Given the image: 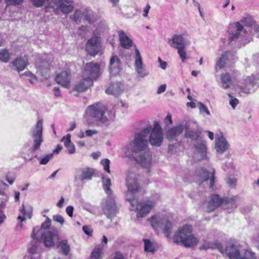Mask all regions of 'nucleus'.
Here are the masks:
<instances>
[{"mask_svg":"<svg viewBox=\"0 0 259 259\" xmlns=\"http://www.w3.org/2000/svg\"><path fill=\"white\" fill-rule=\"evenodd\" d=\"M73 209L74 208L72 206H68L66 208V213L70 217H72L73 215Z\"/></svg>","mask_w":259,"mask_h":259,"instance_id":"obj_58","label":"nucleus"},{"mask_svg":"<svg viewBox=\"0 0 259 259\" xmlns=\"http://www.w3.org/2000/svg\"><path fill=\"white\" fill-rule=\"evenodd\" d=\"M152 130L151 126L148 125L147 126L143 128L140 132L137 133L135 135H139L140 138L142 139H146L147 136Z\"/></svg>","mask_w":259,"mask_h":259,"instance_id":"obj_41","label":"nucleus"},{"mask_svg":"<svg viewBox=\"0 0 259 259\" xmlns=\"http://www.w3.org/2000/svg\"><path fill=\"white\" fill-rule=\"evenodd\" d=\"M8 5H19L21 4L23 0H5Z\"/></svg>","mask_w":259,"mask_h":259,"instance_id":"obj_53","label":"nucleus"},{"mask_svg":"<svg viewBox=\"0 0 259 259\" xmlns=\"http://www.w3.org/2000/svg\"><path fill=\"white\" fill-rule=\"evenodd\" d=\"M118 34L120 43L122 47L128 49L132 46V40L123 30H119Z\"/></svg>","mask_w":259,"mask_h":259,"instance_id":"obj_27","label":"nucleus"},{"mask_svg":"<svg viewBox=\"0 0 259 259\" xmlns=\"http://www.w3.org/2000/svg\"><path fill=\"white\" fill-rule=\"evenodd\" d=\"M103 186L104 191L108 195V198L102 203V208L103 213L106 217L112 221L118 212V206L115 201L114 197L112 195V191L110 189L111 185V180L109 178L102 179Z\"/></svg>","mask_w":259,"mask_h":259,"instance_id":"obj_3","label":"nucleus"},{"mask_svg":"<svg viewBox=\"0 0 259 259\" xmlns=\"http://www.w3.org/2000/svg\"><path fill=\"white\" fill-rule=\"evenodd\" d=\"M135 69L140 77H145L149 74L148 71L143 64L142 57L138 49H135Z\"/></svg>","mask_w":259,"mask_h":259,"instance_id":"obj_20","label":"nucleus"},{"mask_svg":"<svg viewBox=\"0 0 259 259\" xmlns=\"http://www.w3.org/2000/svg\"><path fill=\"white\" fill-rule=\"evenodd\" d=\"M126 198L132 206H134L136 204L137 215L138 217H144L146 216L150 212L155 205V202L151 200L137 203V201L133 197H129L128 194L126 195Z\"/></svg>","mask_w":259,"mask_h":259,"instance_id":"obj_8","label":"nucleus"},{"mask_svg":"<svg viewBox=\"0 0 259 259\" xmlns=\"http://www.w3.org/2000/svg\"><path fill=\"white\" fill-rule=\"evenodd\" d=\"M98 134V131L96 130H88L85 132V135L87 137H92L94 135Z\"/></svg>","mask_w":259,"mask_h":259,"instance_id":"obj_55","label":"nucleus"},{"mask_svg":"<svg viewBox=\"0 0 259 259\" xmlns=\"http://www.w3.org/2000/svg\"><path fill=\"white\" fill-rule=\"evenodd\" d=\"M110 72L113 75L118 74L120 70V61L117 56H113L110 61L109 66Z\"/></svg>","mask_w":259,"mask_h":259,"instance_id":"obj_24","label":"nucleus"},{"mask_svg":"<svg viewBox=\"0 0 259 259\" xmlns=\"http://www.w3.org/2000/svg\"><path fill=\"white\" fill-rule=\"evenodd\" d=\"M85 114L88 117L95 119L104 130L115 128V112L107 110L101 103H96L88 106Z\"/></svg>","mask_w":259,"mask_h":259,"instance_id":"obj_1","label":"nucleus"},{"mask_svg":"<svg viewBox=\"0 0 259 259\" xmlns=\"http://www.w3.org/2000/svg\"><path fill=\"white\" fill-rule=\"evenodd\" d=\"M228 95L230 98H231V99L229 101V104L232 106V107L234 109L235 107L238 105L239 101L237 98H233L231 94L228 93Z\"/></svg>","mask_w":259,"mask_h":259,"instance_id":"obj_49","label":"nucleus"},{"mask_svg":"<svg viewBox=\"0 0 259 259\" xmlns=\"http://www.w3.org/2000/svg\"><path fill=\"white\" fill-rule=\"evenodd\" d=\"M51 224V220L47 217L41 227H34L31 234L33 240H37L38 236L40 235L44 244L48 247L54 246L59 240L57 231L50 229Z\"/></svg>","mask_w":259,"mask_h":259,"instance_id":"obj_2","label":"nucleus"},{"mask_svg":"<svg viewBox=\"0 0 259 259\" xmlns=\"http://www.w3.org/2000/svg\"><path fill=\"white\" fill-rule=\"evenodd\" d=\"M199 109L201 112H205L207 115H210V112L208 108L202 103H199Z\"/></svg>","mask_w":259,"mask_h":259,"instance_id":"obj_54","label":"nucleus"},{"mask_svg":"<svg viewBox=\"0 0 259 259\" xmlns=\"http://www.w3.org/2000/svg\"><path fill=\"white\" fill-rule=\"evenodd\" d=\"M137 163L147 172L150 171L152 164V154L150 150H147L134 156Z\"/></svg>","mask_w":259,"mask_h":259,"instance_id":"obj_11","label":"nucleus"},{"mask_svg":"<svg viewBox=\"0 0 259 259\" xmlns=\"http://www.w3.org/2000/svg\"><path fill=\"white\" fill-rule=\"evenodd\" d=\"M68 151L69 154H73L75 152V146L73 143H71L66 147Z\"/></svg>","mask_w":259,"mask_h":259,"instance_id":"obj_57","label":"nucleus"},{"mask_svg":"<svg viewBox=\"0 0 259 259\" xmlns=\"http://www.w3.org/2000/svg\"><path fill=\"white\" fill-rule=\"evenodd\" d=\"M53 157V154H50L45 156L44 157L40 159V164L42 165L46 164L49 160Z\"/></svg>","mask_w":259,"mask_h":259,"instance_id":"obj_50","label":"nucleus"},{"mask_svg":"<svg viewBox=\"0 0 259 259\" xmlns=\"http://www.w3.org/2000/svg\"><path fill=\"white\" fill-rule=\"evenodd\" d=\"M82 17H83V11L76 10L73 15L70 16V18L76 22H78Z\"/></svg>","mask_w":259,"mask_h":259,"instance_id":"obj_44","label":"nucleus"},{"mask_svg":"<svg viewBox=\"0 0 259 259\" xmlns=\"http://www.w3.org/2000/svg\"><path fill=\"white\" fill-rule=\"evenodd\" d=\"M164 123L165 125H166L168 126L172 123L171 115L170 114H167L166 118L164 119Z\"/></svg>","mask_w":259,"mask_h":259,"instance_id":"obj_56","label":"nucleus"},{"mask_svg":"<svg viewBox=\"0 0 259 259\" xmlns=\"http://www.w3.org/2000/svg\"><path fill=\"white\" fill-rule=\"evenodd\" d=\"M221 80L222 84L221 87L225 90L230 88L233 84V80L231 75L228 72L221 74Z\"/></svg>","mask_w":259,"mask_h":259,"instance_id":"obj_31","label":"nucleus"},{"mask_svg":"<svg viewBox=\"0 0 259 259\" xmlns=\"http://www.w3.org/2000/svg\"><path fill=\"white\" fill-rule=\"evenodd\" d=\"M85 50L92 56L101 53L102 50V43L101 37L93 36L89 39L85 44Z\"/></svg>","mask_w":259,"mask_h":259,"instance_id":"obj_10","label":"nucleus"},{"mask_svg":"<svg viewBox=\"0 0 259 259\" xmlns=\"http://www.w3.org/2000/svg\"><path fill=\"white\" fill-rule=\"evenodd\" d=\"M32 211V207L29 206V209H28L27 211H26L24 204H22V207L20 209V211L21 212V213L24 215L27 216L29 219L31 218V217Z\"/></svg>","mask_w":259,"mask_h":259,"instance_id":"obj_47","label":"nucleus"},{"mask_svg":"<svg viewBox=\"0 0 259 259\" xmlns=\"http://www.w3.org/2000/svg\"><path fill=\"white\" fill-rule=\"evenodd\" d=\"M61 141L64 142L65 147L68 146V145L71 143V135L70 134H68L66 136L63 137Z\"/></svg>","mask_w":259,"mask_h":259,"instance_id":"obj_52","label":"nucleus"},{"mask_svg":"<svg viewBox=\"0 0 259 259\" xmlns=\"http://www.w3.org/2000/svg\"><path fill=\"white\" fill-rule=\"evenodd\" d=\"M236 180L235 178H229L227 181V184L230 187H234L235 186Z\"/></svg>","mask_w":259,"mask_h":259,"instance_id":"obj_61","label":"nucleus"},{"mask_svg":"<svg viewBox=\"0 0 259 259\" xmlns=\"http://www.w3.org/2000/svg\"><path fill=\"white\" fill-rule=\"evenodd\" d=\"M71 79V73L69 70H65L58 74L56 77L55 80L62 87L68 88L70 86Z\"/></svg>","mask_w":259,"mask_h":259,"instance_id":"obj_22","label":"nucleus"},{"mask_svg":"<svg viewBox=\"0 0 259 259\" xmlns=\"http://www.w3.org/2000/svg\"><path fill=\"white\" fill-rule=\"evenodd\" d=\"M158 60L160 63V67L163 69H165L167 66V63L162 61L160 57H158Z\"/></svg>","mask_w":259,"mask_h":259,"instance_id":"obj_62","label":"nucleus"},{"mask_svg":"<svg viewBox=\"0 0 259 259\" xmlns=\"http://www.w3.org/2000/svg\"><path fill=\"white\" fill-rule=\"evenodd\" d=\"M144 242V251L147 254H153L155 251V244L149 239H143Z\"/></svg>","mask_w":259,"mask_h":259,"instance_id":"obj_37","label":"nucleus"},{"mask_svg":"<svg viewBox=\"0 0 259 259\" xmlns=\"http://www.w3.org/2000/svg\"><path fill=\"white\" fill-rule=\"evenodd\" d=\"M83 76L92 79H96L100 75V66L97 63L90 62L87 63L84 66L83 70Z\"/></svg>","mask_w":259,"mask_h":259,"instance_id":"obj_13","label":"nucleus"},{"mask_svg":"<svg viewBox=\"0 0 259 259\" xmlns=\"http://www.w3.org/2000/svg\"><path fill=\"white\" fill-rule=\"evenodd\" d=\"M93 85L92 79L83 76V79L75 86L74 90L78 92H83Z\"/></svg>","mask_w":259,"mask_h":259,"instance_id":"obj_26","label":"nucleus"},{"mask_svg":"<svg viewBox=\"0 0 259 259\" xmlns=\"http://www.w3.org/2000/svg\"><path fill=\"white\" fill-rule=\"evenodd\" d=\"M32 4L36 7H41L47 4L49 0H30Z\"/></svg>","mask_w":259,"mask_h":259,"instance_id":"obj_46","label":"nucleus"},{"mask_svg":"<svg viewBox=\"0 0 259 259\" xmlns=\"http://www.w3.org/2000/svg\"><path fill=\"white\" fill-rule=\"evenodd\" d=\"M82 230L85 234H86L88 235H91L92 233V230L91 229L87 226H83L82 228Z\"/></svg>","mask_w":259,"mask_h":259,"instance_id":"obj_59","label":"nucleus"},{"mask_svg":"<svg viewBox=\"0 0 259 259\" xmlns=\"http://www.w3.org/2000/svg\"><path fill=\"white\" fill-rule=\"evenodd\" d=\"M238 198L236 196L230 198H225L223 201V207L225 208H236L237 206V200Z\"/></svg>","mask_w":259,"mask_h":259,"instance_id":"obj_35","label":"nucleus"},{"mask_svg":"<svg viewBox=\"0 0 259 259\" xmlns=\"http://www.w3.org/2000/svg\"><path fill=\"white\" fill-rule=\"evenodd\" d=\"M166 90V85L165 84L161 85L158 87L157 93L158 94H161L164 92Z\"/></svg>","mask_w":259,"mask_h":259,"instance_id":"obj_63","label":"nucleus"},{"mask_svg":"<svg viewBox=\"0 0 259 259\" xmlns=\"http://www.w3.org/2000/svg\"><path fill=\"white\" fill-rule=\"evenodd\" d=\"M53 4L63 14H68L74 9L73 0H52Z\"/></svg>","mask_w":259,"mask_h":259,"instance_id":"obj_18","label":"nucleus"},{"mask_svg":"<svg viewBox=\"0 0 259 259\" xmlns=\"http://www.w3.org/2000/svg\"><path fill=\"white\" fill-rule=\"evenodd\" d=\"M12 63L13 69L19 72L23 70L27 64V60L21 57L17 58Z\"/></svg>","mask_w":259,"mask_h":259,"instance_id":"obj_33","label":"nucleus"},{"mask_svg":"<svg viewBox=\"0 0 259 259\" xmlns=\"http://www.w3.org/2000/svg\"><path fill=\"white\" fill-rule=\"evenodd\" d=\"M241 22L246 26H250L252 28H253L254 25L256 24L253 18L251 16H247L244 18Z\"/></svg>","mask_w":259,"mask_h":259,"instance_id":"obj_45","label":"nucleus"},{"mask_svg":"<svg viewBox=\"0 0 259 259\" xmlns=\"http://www.w3.org/2000/svg\"><path fill=\"white\" fill-rule=\"evenodd\" d=\"M53 220L59 223L61 225H63L64 223V219L63 217L60 214H56L53 216Z\"/></svg>","mask_w":259,"mask_h":259,"instance_id":"obj_51","label":"nucleus"},{"mask_svg":"<svg viewBox=\"0 0 259 259\" xmlns=\"http://www.w3.org/2000/svg\"><path fill=\"white\" fill-rule=\"evenodd\" d=\"M36 66L38 72H39L42 76H46L50 71L49 64L47 62H42V64L40 62H37Z\"/></svg>","mask_w":259,"mask_h":259,"instance_id":"obj_34","label":"nucleus"},{"mask_svg":"<svg viewBox=\"0 0 259 259\" xmlns=\"http://www.w3.org/2000/svg\"><path fill=\"white\" fill-rule=\"evenodd\" d=\"M168 43L171 47L178 50V53L184 62L187 58L185 48L190 44V41L184 34H175L168 40Z\"/></svg>","mask_w":259,"mask_h":259,"instance_id":"obj_5","label":"nucleus"},{"mask_svg":"<svg viewBox=\"0 0 259 259\" xmlns=\"http://www.w3.org/2000/svg\"><path fill=\"white\" fill-rule=\"evenodd\" d=\"M101 163L104 166V170L107 171L108 173H110V160L108 159H104L101 160Z\"/></svg>","mask_w":259,"mask_h":259,"instance_id":"obj_48","label":"nucleus"},{"mask_svg":"<svg viewBox=\"0 0 259 259\" xmlns=\"http://www.w3.org/2000/svg\"><path fill=\"white\" fill-rule=\"evenodd\" d=\"M140 177L133 170H128L127 172L125 182L128 192L135 194L140 188L139 183Z\"/></svg>","mask_w":259,"mask_h":259,"instance_id":"obj_9","label":"nucleus"},{"mask_svg":"<svg viewBox=\"0 0 259 259\" xmlns=\"http://www.w3.org/2000/svg\"><path fill=\"white\" fill-rule=\"evenodd\" d=\"M150 223L155 230L162 229L166 237L170 235L172 225L167 217L159 215H154L151 218Z\"/></svg>","mask_w":259,"mask_h":259,"instance_id":"obj_6","label":"nucleus"},{"mask_svg":"<svg viewBox=\"0 0 259 259\" xmlns=\"http://www.w3.org/2000/svg\"><path fill=\"white\" fill-rule=\"evenodd\" d=\"M95 173L94 169L89 167H83L78 170V179L81 181L90 180Z\"/></svg>","mask_w":259,"mask_h":259,"instance_id":"obj_25","label":"nucleus"},{"mask_svg":"<svg viewBox=\"0 0 259 259\" xmlns=\"http://www.w3.org/2000/svg\"><path fill=\"white\" fill-rule=\"evenodd\" d=\"M42 125L43 120H39L35 125L30 131V136L33 139V149H38L42 142Z\"/></svg>","mask_w":259,"mask_h":259,"instance_id":"obj_12","label":"nucleus"},{"mask_svg":"<svg viewBox=\"0 0 259 259\" xmlns=\"http://www.w3.org/2000/svg\"><path fill=\"white\" fill-rule=\"evenodd\" d=\"M163 141V131L157 123L154 124L150 135L149 141L151 145L155 147L160 146Z\"/></svg>","mask_w":259,"mask_h":259,"instance_id":"obj_15","label":"nucleus"},{"mask_svg":"<svg viewBox=\"0 0 259 259\" xmlns=\"http://www.w3.org/2000/svg\"><path fill=\"white\" fill-rule=\"evenodd\" d=\"M103 253V248L98 246L95 247L92 250L90 255V259H102Z\"/></svg>","mask_w":259,"mask_h":259,"instance_id":"obj_38","label":"nucleus"},{"mask_svg":"<svg viewBox=\"0 0 259 259\" xmlns=\"http://www.w3.org/2000/svg\"><path fill=\"white\" fill-rule=\"evenodd\" d=\"M239 259H256L254 253L249 250H245L242 252Z\"/></svg>","mask_w":259,"mask_h":259,"instance_id":"obj_42","label":"nucleus"},{"mask_svg":"<svg viewBox=\"0 0 259 259\" xmlns=\"http://www.w3.org/2000/svg\"><path fill=\"white\" fill-rule=\"evenodd\" d=\"M130 147L134 156L141 152L149 150L148 146V141L146 139L140 138L139 135H135L134 140L131 143Z\"/></svg>","mask_w":259,"mask_h":259,"instance_id":"obj_14","label":"nucleus"},{"mask_svg":"<svg viewBox=\"0 0 259 259\" xmlns=\"http://www.w3.org/2000/svg\"><path fill=\"white\" fill-rule=\"evenodd\" d=\"M21 77L24 79H27L32 84H35L37 81L36 76L29 71L22 74Z\"/></svg>","mask_w":259,"mask_h":259,"instance_id":"obj_40","label":"nucleus"},{"mask_svg":"<svg viewBox=\"0 0 259 259\" xmlns=\"http://www.w3.org/2000/svg\"><path fill=\"white\" fill-rule=\"evenodd\" d=\"M214 170L210 173L203 168L200 169L197 172L198 182L201 183H206L210 188H212L214 182Z\"/></svg>","mask_w":259,"mask_h":259,"instance_id":"obj_19","label":"nucleus"},{"mask_svg":"<svg viewBox=\"0 0 259 259\" xmlns=\"http://www.w3.org/2000/svg\"><path fill=\"white\" fill-rule=\"evenodd\" d=\"M10 59V55L7 50H2L0 51V61L7 63Z\"/></svg>","mask_w":259,"mask_h":259,"instance_id":"obj_43","label":"nucleus"},{"mask_svg":"<svg viewBox=\"0 0 259 259\" xmlns=\"http://www.w3.org/2000/svg\"><path fill=\"white\" fill-rule=\"evenodd\" d=\"M184 128V121L176 126L169 128L166 132V138L169 141H177Z\"/></svg>","mask_w":259,"mask_h":259,"instance_id":"obj_21","label":"nucleus"},{"mask_svg":"<svg viewBox=\"0 0 259 259\" xmlns=\"http://www.w3.org/2000/svg\"><path fill=\"white\" fill-rule=\"evenodd\" d=\"M83 18L89 23H92L97 20L98 16L92 10H85L83 11Z\"/></svg>","mask_w":259,"mask_h":259,"instance_id":"obj_36","label":"nucleus"},{"mask_svg":"<svg viewBox=\"0 0 259 259\" xmlns=\"http://www.w3.org/2000/svg\"><path fill=\"white\" fill-rule=\"evenodd\" d=\"M123 91L122 84L118 82L111 84L106 90L105 92L108 95L115 96H119Z\"/></svg>","mask_w":259,"mask_h":259,"instance_id":"obj_29","label":"nucleus"},{"mask_svg":"<svg viewBox=\"0 0 259 259\" xmlns=\"http://www.w3.org/2000/svg\"><path fill=\"white\" fill-rule=\"evenodd\" d=\"M223 201L224 199L221 198L219 195H212L208 202L207 210L209 211H213L220 205H223Z\"/></svg>","mask_w":259,"mask_h":259,"instance_id":"obj_30","label":"nucleus"},{"mask_svg":"<svg viewBox=\"0 0 259 259\" xmlns=\"http://www.w3.org/2000/svg\"><path fill=\"white\" fill-rule=\"evenodd\" d=\"M113 259H124L123 255L119 252H116Z\"/></svg>","mask_w":259,"mask_h":259,"instance_id":"obj_64","label":"nucleus"},{"mask_svg":"<svg viewBox=\"0 0 259 259\" xmlns=\"http://www.w3.org/2000/svg\"><path fill=\"white\" fill-rule=\"evenodd\" d=\"M174 240L176 243H181L186 247L195 246L198 241L192 234V227L187 225L179 229L175 234Z\"/></svg>","mask_w":259,"mask_h":259,"instance_id":"obj_4","label":"nucleus"},{"mask_svg":"<svg viewBox=\"0 0 259 259\" xmlns=\"http://www.w3.org/2000/svg\"><path fill=\"white\" fill-rule=\"evenodd\" d=\"M197 152L195 153L196 158L198 160H201L206 157V147L205 142L204 141L198 143L195 145Z\"/></svg>","mask_w":259,"mask_h":259,"instance_id":"obj_28","label":"nucleus"},{"mask_svg":"<svg viewBox=\"0 0 259 259\" xmlns=\"http://www.w3.org/2000/svg\"><path fill=\"white\" fill-rule=\"evenodd\" d=\"M229 146L226 138L222 135L216 139L215 149L218 153H224L228 149Z\"/></svg>","mask_w":259,"mask_h":259,"instance_id":"obj_23","label":"nucleus"},{"mask_svg":"<svg viewBox=\"0 0 259 259\" xmlns=\"http://www.w3.org/2000/svg\"><path fill=\"white\" fill-rule=\"evenodd\" d=\"M150 6L149 5V4H147L146 5V6L145 7V8L144 9V10H143V16L144 17H146L148 16V12L149 11V10L150 9Z\"/></svg>","mask_w":259,"mask_h":259,"instance_id":"obj_60","label":"nucleus"},{"mask_svg":"<svg viewBox=\"0 0 259 259\" xmlns=\"http://www.w3.org/2000/svg\"><path fill=\"white\" fill-rule=\"evenodd\" d=\"M57 248L60 249L63 254H68L70 251V247L66 240H63L57 245Z\"/></svg>","mask_w":259,"mask_h":259,"instance_id":"obj_39","label":"nucleus"},{"mask_svg":"<svg viewBox=\"0 0 259 259\" xmlns=\"http://www.w3.org/2000/svg\"><path fill=\"white\" fill-rule=\"evenodd\" d=\"M217 244L219 251L225 253L230 259H239L244 251L242 246L237 242L228 243L225 248L220 243Z\"/></svg>","mask_w":259,"mask_h":259,"instance_id":"obj_7","label":"nucleus"},{"mask_svg":"<svg viewBox=\"0 0 259 259\" xmlns=\"http://www.w3.org/2000/svg\"><path fill=\"white\" fill-rule=\"evenodd\" d=\"M233 55L230 51L224 52L221 57L219 59L215 65V70L217 71L220 69L223 68L226 63V61L230 59V57H232Z\"/></svg>","mask_w":259,"mask_h":259,"instance_id":"obj_32","label":"nucleus"},{"mask_svg":"<svg viewBox=\"0 0 259 259\" xmlns=\"http://www.w3.org/2000/svg\"><path fill=\"white\" fill-rule=\"evenodd\" d=\"M229 39L231 41H236L241 37L242 33H244L243 27L239 22H237L230 24L228 28Z\"/></svg>","mask_w":259,"mask_h":259,"instance_id":"obj_17","label":"nucleus"},{"mask_svg":"<svg viewBox=\"0 0 259 259\" xmlns=\"http://www.w3.org/2000/svg\"><path fill=\"white\" fill-rule=\"evenodd\" d=\"M185 137L192 140H196L201 134L198 124L193 121H184Z\"/></svg>","mask_w":259,"mask_h":259,"instance_id":"obj_16","label":"nucleus"}]
</instances>
